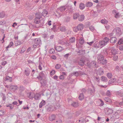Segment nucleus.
<instances>
[{"mask_svg": "<svg viewBox=\"0 0 123 123\" xmlns=\"http://www.w3.org/2000/svg\"><path fill=\"white\" fill-rule=\"evenodd\" d=\"M66 8L65 6H61L57 9L56 12L57 14L55 15L58 18L61 15H68V14L67 13V10H65Z\"/></svg>", "mask_w": 123, "mask_h": 123, "instance_id": "nucleus-1", "label": "nucleus"}, {"mask_svg": "<svg viewBox=\"0 0 123 123\" xmlns=\"http://www.w3.org/2000/svg\"><path fill=\"white\" fill-rule=\"evenodd\" d=\"M42 17V15L40 13L38 12L36 14V17L34 19V23L36 24L40 23L41 24V18ZM44 22L43 20L42 24L40 25L39 26H42L44 24Z\"/></svg>", "mask_w": 123, "mask_h": 123, "instance_id": "nucleus-2", "label": "nucleus"}, {"mask_svg": "<svg viewBox=\"0 0 123 123\" xmlns=\"http://www.w3.org/2000/svg\"><path fill=\"white\" fill-rule=\"evenodd\" d=\"M98 60V62L103 64H105L107 63V60L102 54L98 55H97Z\"/></svg>", "mask_w": 123, "mask_h": 123, "instance_id": "nucleus-3", "label": "nucleus"}, {"mask_svg": "<svg viewBox=\"0 0 123 123\" xmlns=\"http://www.w3.org/2000/svg\"><path fill=\"white\" fill-rule=\"evenodd\" d=\"M76 44V46L78 49H81L82 47L83 44L84 43V40L83 37L80 38L79 39V42Z\"/></svg>", "mask_w": 123, "mask_h": 123, "instance_id": "nucleus-4", "label": "nucleus"}, {"mask_svg": "<svg viewBox=\"0 0 123 123\" xmlns=\"http://www.w3.org/2000/svg\"><path fill=\"white\" fill-rule=\"evenodd\" d=\"M112 12L114 14V17L115 18H118L121 17L122 16L121 13L115 10H114Z\"/></svg>", "mask_w": 123, "mask_h": 123, "instance_id": "nucleus-5", "label": "nucleus"}, {"mask_svg": "<svg viewBox=\"0 0 123 123\" xmlns=\"http://www.w3.org/2000/svg\"><path fill=\"white\" fill-rule=\"evenodd\" d=\"M109 40V39L108 37H106L102 40L100 41L101 43V45L102 46V47L107 44L108 43Z\"/></svg>", "mask_w": 123, "mask_h": 123, "instance_id": "nucleus-6", "label": "nucleus"}, {"mask_svg": "<svg viewBox=\"0 0 123 123\" xmlns=\"http://www.w3.org/2000/svg\"><path fill=\"white\" fill-rule=\"evenodd\" d=\"M114 31H116V35L117 36H120L122 34L120 29L119 28H116L115 30H114Z\"/></svg>", "mask_w": 123, "mask_h": 123, "instance_id": "nucleus-7", "label": "nucleus"}, {"mask_svg": "<svg viewBox=\"0 0 123 123\" xmlns=\"http://www.w3.org/2000/svg\"><path fill=\"white\" fill-rule=\"evenodd\" d=\"M117 52V50L114 48L112 47L111 48V52L110 53V55H115Z\"/></svg>", "mask_w": 123, "mask_h": 123, "instance_id": "nucleus-8", "label": "nucleus"}, {"mask_svg": "<svg viewBox=\"0 0 123 123\" xmlns=\"http://www.w3.org/2000/svg\"><path fill=\"white\" fill-rule=\"evenodd\" d=\"M34 43L35 44H37V45L40 46L42 44L40 38H36L35 39Z\"/></svg>", "mask_w": 123, "mask_h": 123, "instance_id": "nucleus-9", "label": "nucleus"}, {"mask_svg": "<svg viewBox=\"0 0 123 123\" xmlns=\"http://www.w3.org/2000/svg\"><path fill=\"white\" fill-rule=\"evenodd\" d=\"M92 88H89L88 89V91L89 93L91 95H93L94 92L95 90L94 87L93 86H92Z\"/></svg>", "mask_w": 123, "mask_h": 123, "instance_id": "nucleus-10", "label": "nucleus"}, {"mask_svg": "<svg viewBox=\"0 0 123 123\" xmlns=\"http://www.w3.org/2000/svg\"><path fill=\"white\" fill-rule=\"evenodd\" d=\"M10 89L12 91L15 92L16 90L18 89V87L17 86H10Z\"/></svg>", "mask_w": 123, "mask_h": 123, "instance_id": "nucleus-11", "label": "nucleus"}, {"mask_svg": "<svg viewBox=\"0 0 123 123\" xmlns=\"http://www.w3.org/2000/svg\"><path fill=\"white\" fill-rule=\"evenodd\" d=\"M44 74L43 72H40L39 74V75L37 78L39 80H41L43 79L44 77Z\"/></svg>", "mask_w": 123, "mask_h": 123, "instance_id": "nucleus-12", "label": "nucleus"}, {"mask_svg": "<svg viewBox=\"0 0 123 123\" xmlns=\"http://www.w3.org/2000/svg\"><path fill=\"white\" fill-rule=\"evenodd\" d=\"M55 49L59 52H60L64 49L63 48L60 46L55 47Z\"/></svg>", "mask_w": 123, "mask_h": 123, "instance_id": "nucleus-13", "label": "nucleus"}, {"mask_svg": "<svg viewBox=\"0 0 123 123\" xmlns=\"http://www.w3.org/2000/svg\"><path fill=\"white\" fill-rule=\"evenodd\" d=\"M27 95L28 98L31 99L33 98L34 96V94L33 92H29L27 94Z\"/></svg>", "mask_w": 123, "mask_h": 123, "instance_id": "nucleus-14", "label": "nucleus"}, {"mask_svg": "<svg viewBox=\"0 0 123 123\" xmlns=\"http://www.w3.org/2000/svg\"><path fill=\"white\" fill-rule=\"evenodd\" d=\"M90 64L91 66L94 67H98V65L96 64V62L95 61H92L90 63Z\"/></svg>", "mask_w": 123, "mask_h": 123, "instance_id": "nucleus-15", "label": "nucleus"}, {"mask_svg": "<svg viewBox=\"0 0 123 123\" xmlns=\"http://www.w3.org/2000/svg\"><path fill=\"white\" fill-rule=\"evenodd\" d=\"M116 41L117 38L114 37H111L110 40V42L112 43H115L116 42Z\"/></svg>", "mask_w": 123, "mask_h": 123, "instance_id": "nucleus-16", "label": "nucleus"}, {"mask_svg": "<svg viewBox=\"0 0 123 123\" xmlns=\"http://www.w3.org/2000/svg\"><path fill=\"white\" fill-rule=\"evenodd\" d=\"M103 68H100L97 71V73L99 75H101L103 74Z\"/></svg>", "mask_w": 123, "mask_h": 123, "instance_id": "nucleus-17", "label": "nucleus"}, {"mask_svg": "<svg viewBox=\"0 0 123 123\" xmlns=\"http://www.w3.org/2000/svg\"><path fill=\"white\" fill-rule=\"evenodd\" d=\"M48 11L46 10H43L42 13V15L45 17V16L47 17L48 16Z\"/></svg>", "mask_w": 123, "mask_h": 123, "instance_id": "nucleus-18", "label": "nucleus"}, {"mask_svg": "<svg viewBox=\"0 0 123 123\" xmlns=\"http://www.w3.org/2000/svg\"><path fill=\"white\" fill-rule=\"evenodd\" d=\"M78 54L79 55H84L85 53V50L81 49L79 51H77Z\"/></svg>", "mask_w": 123, "mask_h": 123, "instance_id": "nucleus-19", "label": "nucleus"}, {"mask_svg": "<svg viewBox=\"0 0 123 123\" xmlns=\"http://www.w3.org/2000/svg\"><path fill=\"white\" fill-rule=\"evenodd\" d=\"M39 80H40V82L42 86H46V81L45 80L43 79Z\"/></svg>", "mask_w": 123, "mask_h": 123, "instance_id": "nucleus-20", "label": "nucleus"}, {"mask_svg": "<svg viewBox=\"0 0 123 123\" xmlns=\"http://www.w3.org/2000/svg\"><path fill=\"white\" fill-rule=\"evenodd\" d=\"M84 26L83 25L81 24H79L77 26L78 29L79 31L82 30Z\"/></svg>", "mask_w": 123, "mask_h": 123, "instance_id": "nucleus-21", "label": "nucleus"}, {"mask_svg": "<svg viewBox=\"0 0 123 123\" xmlns=\"http://www.w3.org/2000/svg\"><path fill=\"white\" fill-rule=\"evenodd\" d=\"M55 115H52L49 117V120L50 121H52L53 120L55 119Z\"/></svg>", "mask_w": 123, "mask_h": 123, "instance_id": "nucleus-22", "label": "nucleus"}, {"mask_svg": "<svg viewBox=\"0 0 123 123\" xmlns=\"http://www.w3.org/2000/svg\"><path fill=\"white\" fill-rule=\"evenodd\" d=\"M41 95L37 93H36L35 95L34 94V98L36 100H38L40 99Z\"/></svg>", "mask_w": 123, "mask_h": 123, "instance_id": "nucleus-23", "label": "nucleus"}, {"mask_svg": "<svg viewBox=\"0 0 123 123\" xmlns=\"http://www.w3.org/2000/svg\"><path fill=\"white\" fill-rule=\"evenodd\" d=\"M85 117H81L79 120V123H85Z\"/></svg>", "mask_w": 123, "mask_h": 123, "instance_id": "nucleus-24", "label": "nucleus"}, {"mask_svg": "<svg viewBox=\"0 0 123 123\" xmlns=\"http://www.w3.org/2000/svg\"><path fill=\"white\" fill-rule=\"evenodd\" d=\"M79 74L77 71L74 72L72 73H71L69 75V76H71L74 75L76 76H77L79 75Z\"/></svg>", "mask_w": 123, "mask_h": 123, "instance_id": "nucleus-25", "label": "nucleus"}, {"mask_svg": "<svg viewBox=\"0 0 123 123\" xmlns=\"http://www.w3.org/2000/svg\"><path fill=\"white\" fill-rule=\"evenodd\" d=\"M67 9H68V11L67 10V12H69V13L70 12H73V9H72V7L71 6H68L67 7Z\"/></svg>", "mask_w": 123, "mask_h": 123, "instance_id": "nucleus-26", "label": "nucleus"}, {"mask_svg": "<svg viewBox=\"0 0 123 123\" xmlns=\"http://www.w3.org/2000/svg\"><path fill=\"white\" fill-rule=\"evenodd\" d=\"M71 105L73 106L74 107H76L78 106L79 105V104L78 102H73L72 104Z\"/></svg>", "mask_w": 123, "mask_h": 123, "instance_id": "nucleus-27", "label": "nucleus"}, {"mask_svg": "<svg viewBox=\"0 0 123 123\" xmlns=\"http://www.w3.org/2000/svg\"><path fill=\"white\" fill-rule=\"evenodd\" d=\"M107 108L108 110L107 111V113L108 114H111L113 113V110L112 109L108 108Z\"/></svg>", "mask_w": 123, "mask_h": 123, "instance_id": "nucleus-28", "label": "nucleus"}, {"mask_svg": "<svg viewBox=\"0 0 123 123\" xmlns=\"http://www.w3.org/2000/svg\"><path fill=\"white\" fill-rule=\"evenodd\" d=\"M93 5L92 3L88 2H87L86 4V5L87 7H90L92 6Z\"/></svg>", "mask_w": 123, "mask_h": 123, "instance_id": "nucleus-29", "label": "nucleus"}, {"mask_svg": "<svg viewBox=\"0 0 123 123\" xmlns=\"http://www.w3.org/2000/svg\"><path fill=\"white\" fill-rule=\"evenodd\" d=\"M15 45L17 46L18 45H20L21 44V43L20 40H16L15 41Z\"/></svg>", "mask_w": 123, "mask_h": 123, "instance_id": "nucleus-30", "label": "nucleus"}, {"mask_svg": "<svg viewBox=\"0 0 123 123\" xmlns=\"http://www.w3.org/2000/svg\"><path fill=\"white\" fill-rule=\"evenodd\" d=\"M45 104V101L44 100H42L40 103L39 104V107L41 108Z\"/></svg>", "mask_w": 123, "mask_h": 123, "instance_id": "nucleus-31", "label": "nucleus"}, {"mask_svg": "<svg viewBox=\"0 0 123 123\" xmlns=\"http://www.w3.org/2000/svg\"><path fill=\"white\" fill-rule=\"evenodd\" d=\"M104 99L107 102L111 103L112 102L111 100L109 98L105 97L104 98Z\"/></svg>", "mask_w": 123, "mask_h": 123, "instance_id": "nucleus-32", "label": "nucleus"}, {"mask_svg": "<svg viewBox=\"0 0 123 123\" xmlns=\"http://www.w3.org/2000/svg\"><path fill=\"white\" fill-rule=\"evenodd\" d=\"M107 50L106 49H104L101 51V53L103 55H106L108 54V53L107 52Z\"/></svg>", "mask_w": 123, "mask_h": 123, "instance_id": "nucleus-33", "label": "nucleus"}, {"mask_svg": "<svg viewBox=\"0 0 123 123\" xmlns=\"http://www.w3.org/2000/svg\"><path fill=\"white\" fill-rule=\"evenodd\" d=\"M84 18V16L83 15H81L79 16L78 18V19L79 21H83Z\"/></svg>", "mask_w": 123, "mask_h": 123, "instance_id": "nucleus-34", "label": "nucleus"}, {"mask_svg": "<svg viewBox=\"0 0 123 123\" xmlns=\"http://www.w3.org/2000/svg\"><path fill=\"white\" fill-rule=\"evenodd\" d=\"M6 106L7 107H9L10 110H12L14 106L12 104H9L8 105H6Z\"/></svg>", "mask_w": 123, "mask_h": 123, "instance_id": "nucleus-35", "label": "nucleus"}, {"mask_svg": "<svg viewBox=\"0 0 123 123\" xmlns=\"http://www.w3.org/2000/svg\"><path fill=\"white\" fill-rule=\"evenodd\" d=\"M101 80L102 81L106 82L107 81V79L106 77L103 76L101 77Z\"/></svg>", "mask_w": 123, "mask_h": 123, "instance_id": "nucleus-36", "label": "nucleus"}, {"mask_svg": "<svg viewBox=\"0 0 123 123\" xmlns=\"http://www.w3.org/2000/svg\"><path fill=\"white\" fill-rule=\"evenodd\" d=\"M75 38L74 37H71L70 38L69 40V42L70 43H74L75 41Z\"/></svg>", "mask_w": 123, "mask_h": 123, "instance_id": "nucleus-37", "label": "nucleus"}, {"mask_svg": "<svg viewBox=\"0 0 123 123\" xmlns=\"http://www.w3.org/2000/svg\"><path fill=\"white\" fill-rule=\"evenodd\" d=\"M84 62L83 60H80L78 62V64L79 65L81 66H83L84 64Z\"/></svg>", "mask_w": 123, "mask_h": 123, "instance_id": "nucleus-38", "label": "nucleus"}, {"mask_svg": "<svg viewBox=\"0 0 123 123\" xmlns=\"http://www.w3.org/2000/svg\"><path fill=\"white\" fill-rule=\"evenodd\" d=\"M6 80L8 81L11 82L12 80V77H10L8 76H6Z\"/></svg>", "mask_w": 123, "mask_h": 123, "instance_id": "nucleus-39", "label": "nucleus"}, {"mask_svg": "<svg viewBox=\"0 0 123 123\" xmlns=\"http://www.w3.org/2000/svg\"><path fill=\"white\" fill-rule=\"evenodd\" d=\"M91 119V117H85V122H88Z\"/></svg>", "mask_w": 123, "mask_h": 123, "instance_id": "nucleus-40", "label": "nucleus"}, {"mask_svg": "<svg viewBox=\"0 0 123 123\" xmlns=\"http://www.w3.org/2000/svg\"><path fill=\"white\" fill-rule=\"evenodd\" d=\"M79 7L80 9L81 10L83 9L85 7L84 4L83 3H80V4Z\"/></svg>", "mask_w": 123, "mask_h": 123, "instance_id": "nucleus-41", "label": "nucleus"}, {"mask_svg": "<svg viewBox=\"0 0 123 123\" xmlns=\"http://www.w3.org/2000/svg\"><path fill=\"white\" fill-rule=\"evenodd\" d=\"M79 98L80 100H82L84 98L83 93H80Z\"/></svg>", "mask_w": 123, "mask_h": 123, "instance_id": "nucleus-42", "label": "nucleus"}, {"mask_svg": "<svg viewBox=\"0 0 123 123\" xmlns=\"http://www.w3.org/2000/svg\"><path fill=\"white\" fill-rule=\"evenodd\" d=\"M79 15L78 13H74L73 14L74 18L76 19L78 17L79 18Z\"/></svg>", "mask_w": 123, "mask_h": 123, "instance_id": "nucleus-43", "label": "nucleus"}, {"mask_svg": "<svg viewBox=\"0 0 123 123\" xmlns=\"http://www.w3.org/2000/svg\"><path fill=\"white\" fill-rule=\"evenodd\" d=\"M53 27L52 29L55 30H57L58 28V26L56 25L55 24V23H53Z\"/></svg>", "mask_w": 123, "mask_h": 123, "instance_id": "nucleus-44", "label": "nucleus"}, {"mask_svg": "<svg viewBox=\"0 0 123 123\" xmlns=\"http://www.w3.org/2000/svg\"><path fill=\"white\" fill-rule=\"evenodd\" d=\"M101 43L100 41L99 43H98L96 44V46L97 48H102V46L101 45Z\"/></svg>", "mask_w": 123, "mask_h": 123, "instance_id": "nucleus-45", "label": "nucleus"}, {"mask_svg": "<svg viewBox=\"0 0 123 123\" xmlns=\"http://www.w3.org/2000/svg\"><path fill=\"white\" fill-rule=\"evenodd\" d=\"M101 22L102 24L106 25L108 21L107 20L104 19L102 20L101 21Z\"/></svg>", "mask_w": 123, "mask_h": 123, "instance_id": "nucleus-46", "label": "nucleus"}, {"mask_svg": "<svg viewBox=\"0 0 123 123\" xmlns=\"http://www.w3.org/2000/svg\"><path fill=\"white\" fill-rule=\"evenodd\" d=\"M111 92L110 90H108L106 92V95L107 96L110 97V96L111 93Z\"/></svg>", "mask_w": 123, "mask_h": 123, "instance_id": "nucleus-47", "label": "nucleus"}, {"mask_svg": "<svg viewBox=\"0 0 123 123\" xmlns=\"http://www.w3.org/2000/svg\"><path fill=\"white\" fill-rule=\"evenodd\" d=\"M25 75L27 76H28L29 75V74L30 73V72L29 70H25Z\"/></svg>", "mask_w": 123, "mask_h": 123, "instance_id": "nucleus-48", "label": "nucleus"}, {"mask_svg": "<svg viewBox=\"0 0 123 123\" xmlns=\"http://www.w3.org/2000/svg\"><path fill=\"white\" fill-rule=\"evenodd\" d=\"M94 40L93 41H94V42H97L98 38V35H94Z\"/></svg>", "mask_w": 123, "mask_h": 123, "instance_id": "nucleus-49", "label": "nucleus"}, {"mask_svg": "<svg viewBox=\"0 0 123 123\" xmlns=\"http://www.w3.org/2000/svg\"><path fill=\"white\" fill-rule=\"evenodd\" d=\"M60 30L62 31H65L66 30L65 27L64 26H62L60 28Z\"/></svg>", "mask_w": 123, "mask_h": 123, "instance_id": "nucleus-50", "label": "nucleus"}, {"mask_svg": "<svg viewBox=\"0 0 123 123\" xmlns=\"http://www.w3.org/2000/svg\"><path fill=\"white\" fill-rule=\"evenodd\" d=\"M61 67V65L60 64H57L55 66V68L56 69H59Z\"/></svg>", "mask_w": 123, "mask_h": 123, "instance_id": "nucleus-51", "label": "nucleus"}, {"mask_svg": "<svg viewBox=\"0 0 123 123\" xmlns=\"http://www.w3.org/2000/svg\"><path fill=\"white\" fill-rule=\"evenodd\" d=\"M107 76L109 79H111L112 77V75L111 73H108L107 74Z\"/></svg>", "mask_w": 123, "mask_h": 123, "instance_id": "nucleus-52", "label": "nucleus"}, {"mask_svg": "<svg viewBox=\"0 0 123 123\" xmlns=\"http://www.w3.org/2000/svg\"><path fill=\"white\" fill-rule=\"evenodd\" d=\"M5 13L4 12H2L0 13V18H3L5 16Z\"/></svg>", "mask_w": 123, "mask_h": 123, "instance_id": "nucleus-53", "label": "nucleus"}, {"mask_svg": "<svg viewBox=\"0 0 123 123\" xmlns=\"http://www.w3.org/2000/svg\"><path fill=\"white\" fill-rule=\"evenodd\" d=\"M115 80H116L114 78L112 79L109 80V84L113 83L115 81Z\"/></svg>", "mask_w": 123, "mask_h": 123, "instance_id": "nucleus-54", "label": "nucleus"}, {"mask_svg": "<svg viewBox=\"0 0 123 123\" xmlns=\"http://www.w3.org/2000/svg\"><path fill=\"white\" fill-rule=\"evenodd\" d=\"M13 43L12 42H11L9 43V45L6 47V49H7L11 47L13 45Z\"/></svg>", "mask_w": 123, "mask_h": 123, "instance_id": "nucleus-55", "label": "nucleus"}, {"mask_svg": "<svg viewBox=\"0 0 123 123\" xmlns=\"http://www.w3.org/2000/svg\"><path fill=\"white\" fill-rule=\"evenodd\" d=\"M65 41L62 40H60L58 41V43L59 44H61L64 45V43Z\"/></svg>", "mask_w": 123, "mask_h": 123, "instance_id": "nucleus-56", "label": "nucleus"}, {"mask_svg": "<svg viewBox=\"0 0 123 123\" xmlns=\"http://www.w3.org/2000/svg\"><path fill=\"white\" fill-rule=\"evenodd\" d=\"M89 28L90 30L92 31H94L95 30L94 28L92 26H91L89 27Z\"/></svg>", "mask_w": 123, "mask_h": 123, "instance_id": "nucleus-57", "label": "nucleus"}, {"mask_svg": "<svg viewBox=\"0 0 123 123\" xmlns=\"http://www.w3.org/2000/svg\"><path fill=\"white\" fill-rule=\"evenodd\" d=\"M118 58L117 55H114L113 57V59L114 61H116L117 59Z\"/></svg>", "mask_w": 123, "mask_h": 123, "instance_id": "nucleus-58", "label": "nucleus"}, {"mask_svg": "<svg viewBox=\"0 0 123 123\" xmlns=\"http://www.w3.org/2000/svg\"><path fill=\"white\" fill-rule=\"evenodd\" d=\"M92 15L94 17H96L97 16V13L96 12H95L94 11H92Z\"/></svg>", "mask_w": 123, "mask_h": 123, "instance_id": "nucleus-59", "label": "nucleus"}, {"mask_svg": "<svg viewBox=\"0 0 123 123\" xmlns=\"http://www.w3.org/2000/svg\"><path fill=\"white\" fill-rule=\"evenodd\" d=\"M64 45H65L66 46H68L69 45V43L67 42V41L65 40L64 43Z\"/></svg>", "mask_w": 123, "mask_h": 123, "instance_id": "nucleus-60", "label": "nucleus"}, {"mask_svg": "<svg viewBox=\"0 0 123 123\" xmlns=\"http://www.w3.org/2000/svg\"><path fill=\"white\" fill-rule=\"evenodd\" d=\"M64 76L63 75H61L59 76V78L61 80H63L64 79Z\"/></svg>", "mask_w": 123, "mask_h": 123, "instance_id": "nucleus-61", "label": "nucleus"}, {"mask_svg": "<svg viewBox=\"0 0 123 123\" xmlns=\"http://www.w3.org/2000/svg\"><path fill=\"white\" fill-rule=\"evenodd\" d=\"M94 79L97 82H99L100 80V79L98 77H94Z\"/></svg>", "mask_w": 123, "mask_h": 123, "instance_id": "nucleus-62", "label": "nucleus"}, {"mask_svg": "<svg viewBox=\"0 0 123 123\" xmlns=\"http://www.w3.org/2000/svg\"><path fill=\"white\" fill-rule=\"evenodd\" d=\"M70 20V18L69 17H66L65 19V21L66 22H68Z\"/></svg>", "mask_w": 123, "mask_h": 123, "instance_id": "nucleus-63", "label": "nucleus"}, {"mask_svg": "<svg viewBox=\"0 0 123 123\" xmlns=\"http://www.w3.org/2000/svg\"><path fill=\"white\" fill-rule=\"evenodd\" d=\"M119 49L120 50H123V45H120L118 47Z\"/></svg>", "mask_w": 123, "mask_h": 123, "instance_id": "nucleus-64", "label": "nucleus"}]
</instances>
